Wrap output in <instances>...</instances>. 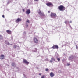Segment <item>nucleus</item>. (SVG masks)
<instances>
[{"label": "nucleus", "instance_id": "nucleus-30", "mask_svg": "<svg viewBox=\"0 0 78 78\" xmlns=\"http://www.w3.org/2000/svg\"><path fill=\"white\" fill-rule=\"evenodd\" d=\"M39 75H41V74L39 73Z\"/></svg>", "mask_w": 78, "mask_h": 78}, {"label": "nucleus", "instance_id": "nucleus-16", "mask_svg": "<svg viewBox=\"0 0 78 78\" xmlns=\"http://www.w3.org/2000/svg\"><path fill=\"white\" fill-rule=\"evenodd\" d=\"M3 39V37L2 36L0 35V39Z\"/></svg>", "mask_w": 78, "mask_h": 78}, {"label": "nucleus", "instance_id": "nucleus-20", "mask_svg": "<svg viewBox=\"0 0 78 78\" xmlns=\"http://www.w3.org/2000/svg\"><path fill=\"white\" fill-rule=\"evenodd\" d=\"M57 60H58V61H60V58H57Z\"/></svg>", "mask_w": 78, "mask_h": 78}, {"label": "nucleus", "instance_id": "nucleus-29", "mask_svg": "<svg viewBox=\"0 0 78 78\" xmlns=\"http://www.w3.org/2000/svg\"><path fill=\"white\" fill-rule=\"evenodd\" d=\"M48 13H50V11H48Z\"/></svg>", "mask_w": 78, "mask_h": 78}, {"label": "nucleus", "instance_id": "nucleus-27", "mask_svg": "<svg viewBox=\"0 0 78 78\" xmlns=\"http://www.w3.org/2000/svg\"><path fill=\"white\" fill-rule=\"evenodd\" d=\"M23 12H25V10H24V9H23Z\"/></svg>", "mask_w": 78, "mask_h": 78}, {"label": "nucleus", "instance_id": "nucleus-13", "mask_svg": "<svg viewBox=\"0 0 78 78\" xmlns=\"http://www.w3.org/2000/svg\"><path fill=\"white\" fill-rule=\"evenodd\" d=\"M26 24H27V23H30V20H27L26 21Z\"/></svg>", "mask_w": 78, "mask_h": 78}, {"label": "nucleus", "instance_id": "nucleus-1", "mask_svg": "<svg viewBox=\"0 0 78 78\" xmlns=\"http://www.w3.org/2000/svg\"><path fill=\"white\" fill-rule=\"evenodd\" d=\"M58 9L60 11H63L65 10L66 8L62 5H60L58 6Z\"/></svg>", "mask_w": 78, "mask_h": 78}, {"label": "nucleus", "instance_id": "nucleus-8", "mask_svg": "<svg viewBox=\"0 0 78 78\" xmlns=\"http://www.w3.org/2000/svg\"><path fill=\"white\" fill-rule=\"evenodd\" d=\"M23 62L24 63L26 64H29V62L26 60L25 59H23Z\"/></svg>", "mask_w": 78, "mask_h": 78}, {"label": "nucleus", "instance_id": "nucleus-19", "mask_svg": "<svg viewBox=\"0 0 78 78\" xmlns=\"http://www.w3.org/2000/svg\"><path fill=\"white\" fill-rule=\"evenodd\" d=\"M14 65H15V63H12V66H14Z\"/></svg>", "mask_w": 78, "mask_h": 78}, {"label": "nucleus", "instance_id": "nucleus-3", "mask_svg": "<svg viewBox=\"0 0 78 78\" xmlns=\"http://www.w3.org/2000/svg\"><path fill=\"white\" fill-rule=\"evenodd\" d=\"M34 42V43L37 44L39 42V40L36 37H34L33 38Z\"/></svg>", "mask_w": 78, "mask_h": 78}, {"label": "nucleus", "instance_id": "nucleus-31", "mask_svg": "<svg viewBox=\"0 0 78 78\" xmlns=\"http://www.w3.org/2000/svg\"><path fill=\"white\" fill-rule=\"evenodd\" d=\"M72 22V21H70V23H71Z\"/></svg>", "mask_w": 78, "mask_h": 78}, {"label": "nucleus", "instance_id": "nucleus-15", "mask_svg": "<svg viewBox=\"0 0 78 78\" xmlns=\"http://www.w3.org/2000/svg\"><path fill=\"white\" fill-rule=\"evenodd\" d=\"M65 24H67L69 23V21H65Z\"/></svg>", "mask_w": 78, "mask_h": 78}, {"label": "nucleus", "instance_id": "nucleus-6", "mask_svg": "<svg viewBox=\"0 0 78 78\" xmlns=\"http://www.w3.org/2000/svg\"><path fill=\"white\" fill-rule=\"evenodd\" d=\"M38 13L39 14H40V16H45V15L44 13V12H42L41 11H40Z\"/></svg>", "mask_w": 78, "mask_h": 78}, {"label": "nucleus", "instance_id": "nucleus-23", "mask_svg": "<svg viewBox=\"0 0 78 78\" xmlns=\"http://www.w3.org/2000/svg\"><path fill=\"white\" fill-rule=\"evenodd\" d=\"M26 26L27 27H28V25L27 24H26Z\"/></svg>", "mask_w": 78, "mask_h": 78}, {"label": "nucleus", "instance_id": "nucleus-28", "mask_svg": "<svg viewBox=\"0 0 78 78\" xmlns=\"http://www.w3.org/2000/svg\"><path fill=\"white\" fill-rule=\"evenodd\" d=\"M67 66H69L70 64L68 63V64H67Z\"/></svg>", "mask_w": 78, "mask_h": 78}, {"label": "nucleus", "instance_id": "nucleus-7", "mask_svg": "<svg viewBox=\"0 0 78 78\" xmlns=\"http://www.w3.org/2000/svg\"><path fill=\"white\" fill-rule=\"evenodd\" d=\"M21 21H22V19L18 18L16 20L15 22L16 23H18V22H20Z\"/></svg>", "mask_w": 78, "mask_h": 78}, {"label": "nucleus", "instance_id": "nucleus-5", "mask_svg": "<svg viewBox=\"0 0 78 78\" xmlns=\"http://www.w3.org/2000/svg\"><path fill=\"white\" fill-rule=\"evenodd\" d=\"M46 5L48 6H53V4L51 2L47 3L46 4Z\"/></svg>", "mask_w": 78, "mask_h": 78}, {"label": "nucleus", "instance_id": "nucleus-2", "mask_svg": "<svg viewBox=\"0 0 78 78\" xmlns=\"http://www.w3.org/2000/svg\"><path fill=\"white\" fill-rule=\"evenodd\" d=\"M50 16L52 17V18H56V17L57 16H56V14L54 13L51 12Z\"/></svg>", "mask_w": 78, "mask_h": 78}, {"label": "nucleus", "instance_id": "nucleus-26", "mask_svg": "<svg viewBox=\"0 0 78 78\" xmlns=\"http://www.w3.org/2000/svg\"><path fill=\"white\" fill-rule=\"evenodd\" d=\"M35 2H37V1H39V0H34Z\"/></svg>", "mask_w": 78, "mask_h": 78}, {"label": "nucleus", "instance_id": "nucleus-25", "mask_svg": "<svg viewBox=\"0 0 78 78\" xmlns=\"http://www.w3.org/2000/svg\"><path fill=\"white\" fill-rule=\"evenodd\" d=\"M50 62H52L53 61H52V60H50Z\"/></svg>", "mask_w": 78, "mask_h": 78}, {"label": "nucleus", "instance_id": "nucleus-9", "mask_svg": "<svg viewBox=\"0 0 78 78\" xmlns=\"http://www.w3.org/2000/svg\"><path fill=\"white\" fill-rule=\"evenodd\" d=\"M30 12H31V11H30V10L28 9L26 11V14H30Z\"/></svg>", "mask_w": 78, "mask_h": 78}, {"label": "nucleus", "instance_id": "nucleus-11", "mask_svg": "<svg viewBox=\"0 0 78 78\" xmlns=\"http://www.w3.org/2000/svg\"><path fill=\"white\" fill-rule=\"evenodd\" d=\"M6 32L8 34H11V31H10L9 30H6Z\"/></svg>", "mask_w": 78, "mask_h": 78}, {"label": "nucleus", "instance_id": "nucleus-21", "mask_svg": "<svg viewBox=\"0 0 78 78\" xmlns=\"http://www.w3.org/2000/svg\"><path fill=\"white\" fill-rule=\"evenodd\" d=\"M48 70H49L48 68H46L45 69V71H46L47 72V71H48Z\"/></svg>", "mask_w": 78, "mask_h": 78}, {"label": "nucleus", "instance_id": "nucleus-17", "mask_svg": "<svg viewBox=\"0 0 78 78\" xmlns=\"http://www.w3.org/2000/svg\"><path fill=\"white\" fill-rule=\"evenodd\" d=\"M16 47H17V46L15 45L13 46V48H16Z\"/></svg>", "mask_w": 78, "mask_h": 78}, {"label": "nucleus", "instance_id": "nucleus-14", "mask_svg": "<svg viewBox=\"0 0 78 78\" xmlns=\"http://www.w3.org/2000/svg\"><path fill=\"white\" fill-rule=\"evenodd\" d=\"M51 59L52 61H55V58H54L52 57L51 58Z\"/></svg>", "mask_w": 78, "mask_h": 78}, {"label": "nucleus", "instance_id": "nucleus-22", "mask_svg": "<svg viewBox=\"0 0 78 78\" xmlns=\"http://www.w3.org/2000/svg\"><path fill=\"white\" fill-rule=\"evenodd\" d=\"M2 17L3 18H5V15H2Z\"/></svg>", "mask_w": 78, "mask_h": 78}, {"label": "nucleus", "instance_id": "nucleus-4", "mask_svg": "<svg viewBox=\"0 0 78 78\" xmlns=\"http://www.w3.org/2000/svg\"><path fill=\"white\" fill-rule=\"evenodd\" d=\"M59 47L57 45H53V46L52 47V48L53 49H58Z\"/></svg>", "mask_w": 78, "mask_h": 78}, {"label": "nucleus", "instance_id": "nucleus-24", "mask_svg": "<svg viewBox=\"0 0 78 78\" xmlns=\"http://www.w3.org/2000/svg\"><path fill=\"white\" fill-rule=\"evenodd\" d=\"M76 48H78V46H77V45H76Z\"/></svg>", "mask_w": 78, "mask_h": 78}, {"label": "nucleus", "instance_id": "nucleus-12", "mask_svg": "<svg viewBox=\"0 0 78 78\" xmlns=\"http://www.w3.org/2000/svg\"><path fill=\"white\" fill-rule=\"evenodd\" d=\"M4 58H5V56L3 55H1L0 56L1 59H4Z\"/></svg>", "mask_w": 78, "mask_h": 78}, {"label": "nucleus", "instance_id": "nucleus-10", "mask_svg": "<svg viewBox=\"0 0 78 78\" xmlns=\"http://www.w3.org/2000/svg\"><path fill=\"white\" fill-rule=\"evenodd\" d=\"M50 75L51 77H52L54 76H55V74L53 73V72H51L50 73Z\"/></svg>", "mask_w": 78, "mask_h": 78}, {"label": "nucleus", "instance_id": "nucleus-32", "mask_svg": "<svg viewBox=\"0 0 78 78\" xmlns=\"http://www.w3.org/2000/svg\"><path fill=\"white\" fill-rule=\"evenodd\" d=\"M9 44H8V45H9Z\"/></svg>", "mask_w": 78, "mask_h": 78}, {"label": "nucleus", "instance_id": "nucleus-18", "mask_svg": "<svg viewBox=\"0 0 78 78\" xmlns=\"http://www.w3.org/2000/svg\"><path fill=\"white\" fill-rule=\"evenodd\" d=\"M45 76L44 75H43V76L41 77V78H45Z\"/></svg>", "mask_w": 78, "mask_h": 78}]
</instances>
